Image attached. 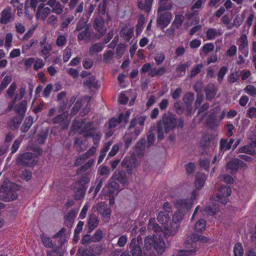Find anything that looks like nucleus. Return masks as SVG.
I'll list each match as a JSON object with an SVG mask.
<instances>
[{"instance_id":"obj_1","label":"nucleus","mask_w":256,"mask_h":256,"mask_svg":"<svg viewBox=\"0 0 256 256\" xmlns=\"http://www.w3.org/2000/svg\"><path fill=\"white\" fill-rule=\"evenodd\" d=\"M206 178L207 176L205 174L198 172L196 174L194 180L196 190L192 191L190 198L177 200V228L178 223L183 218L186 212L191 208L194 200L198 194L196 190H201L203 188Z\"/></svg>"},{"instance_id":"obj_2","label":"nucleus","mask_w":256,"mask_h":256,"mask_svg":"<svg viewBox=\"0 0 256 256\" xmlns=\"http://www.w3.org/2000/svg\"><path fill=\"white\" fill-rule=\"evenodd\" d=\"M176 126V118L174 114L170 112L164 114L162 120L157 124L158 139L161 140L164 138V134L169 132Z\"/></svg>"},{"instance_id":"obj_3","label":"nucleus","mask_w":256,"mask_h":256,"mask_svg":"<svg viewBox=\"0 0 256 256\" xmlns=\"http://www.w3.org/2000/svg\"><path fill=\"white\" fill-rule=\"evenodd\" d=\"M19 190L18 186L14 183L6 180L0 187V200L4 202L15 200L18 198L16 191Z\"/></svg>"},{"instance_id":"obj_4","label":"nucleus","mask_w":256,"mask_h":256,"mask_svg":"<svg viewBox=\"0 0 256 256\" xmlns=\"http://www.w3.org/2000/svg\"><path fill=\"white\" fill-rule=\"evenodd\" d=\"M144 246L146 250H152L154 248L160 254L164 252L166 247L161 234L158 237L156 234L146 236L144 238Z\"/></svg>"},{"instance_id":"obj_5","label":"nucleus","mask_w":256,"mask_h":256,"mask_svg":"<svg viewBox=\"0 0 256 256\" xmlns=\"http://www.w3.org/2000/svg\"><path fill=\"white\" fill-rule=\"evenodd\" d=\"M92 122L86 121L85 118L74 120L73 123V128L74 130L82 134L85 138L92 135V133L96 131L94 126Z\"/></svg>"},{"instance_id":"obj_6","label":"nucleus","mask_w":256,"mask_h":256,"mask_svg":"<svg viewBox=\"0 0 256 256\" xmlns=\"http://www.w3.org/2000/svg\"><path fill=\"white\" fill-rule=\"evenodd\" d=\"M90 182V178L87 176H82L81 178L70 186L71 189L74 192V198L76 200H80L84 196L87 188L86 184Z\"/></svg>"},{"instance_id":"obj_7","label":"nucleus","mask_w":256,"mask_h":256,"mask_svg":"<svg viewBox=\"0 0 256 256\" xmlns=\"http://www.w3.org/2000/svg\"><path fill=\"white\" fill-rule=\"evenodd\" d=\"M38 161L37 156L32 152H25L19 155L16 164L20 166L32 167L35 166Z\"/></svg>"},{"instance_id":"obj_8","label":"nucleus","mask_w":256,"mask_h":256,"mask_svg":"<svg viewBox=\"0 0 256 256\" xmlns=\"http://www.w3.org/2000/svg\"><path fill=\"white\" fill-rule=\"evenodd\" d=\"M232 190L228 186H221L218 190L217 196L218 201L226 204L228 202V198L231 194Z\"/></svg>"},{"instance_id":"obj_9","label":"nucleus","mask_w":256,"mask_h":256,"mask_svg":"<svg viewBox=\"0 0 256 256\" xmlns=\"http://www.w3.org/2000/svg\"><path fill=\"white\" fill-rule=\"evenodd\" d=\"M172 14L168 12L158 14L156 23L162 29L165 28L170 24L172 19Z\"/></svg>"},{"instance_id":"obj_10","label":"nucleus","mask_w":256,"mask_h":256,"mask_svg":"<svg viewBox=\"0 0 256 256\" xmlns=\"http://www.w3.org/2000/svg\"><path fill=\"white\" fill-rule=\"evenodd\" d=\"M142 130V128H140L139 126L136 125V120L134 118L130 122V124L128 126L126 134L132 136L134 138H137L138 136L140 134Z\"/></svg>"},{"instance_id":"obj_11","label":"nucleus","mask_w":256,"mask_h":256,"mask_svg":"<svg viewBox=\"0 0 256 256\" xmlns=\"http://www.w3.org/2000/svg\"><path fill=\"white\" fill-rule=\"evenodd\" d=\"M237 44L238 46L239 51L244 56H248V50L247 36L244 34H242L238 38Z\"/></svg>"},{"instance_id":"obj_12","label":"nucleus","mask_w":256,"mask_h":256,"mask_svg":"<svg viewBox=\"0 0 256 256\" xmlns=\"http://www.w3.org/2000/svg\"><path fill=\"white\" fill-rule=\"evenodd\" d=\"M52 122L54 124H60L62 129L67 128L70 124V120L68 119V114L64 112L53 118Z\"/></svg>"},{"instance_id":"obj_13","label":"nucleus","mask_w":256,"mask_h":256,"mask_svg":"<svg viewBox=\"0 0 256 256\" xmlns=\"http://www.w3.org/2000/svg\"><path fill=\"white\" fill-rule=\"evenodd\" d=\"M130 116V112L126 111L124 114H120L118 118H112L109 122L108 128H115L118 124L124 121L127 122Z\"/></svg>"},{"instance_id":"obj_14","label":"nucleus","mask_w":256,"mask_h":256,"mask_svg":"<svg viewBox=\"0 0 256 256\" xmlns=\"http://www.w3.org/2000/svg\"><path fill=\"white\" fill-rule=\"evenodd\" d=\"M47 5L52 8V12L58 15L60 14L64 11V6L57 0H48Z\"/></svg>"},{"instance_id":"obj_15","label":"nucleus","mask_w":256,"mask_h":256,"mask_svg":"<svg viewBox=\"0 0 256 256\" xmlns=\"http://www.w3.org/2000/svg\"><path fill=\"white\" fill-rule=\"evenodd\" d=\"M92 33L90 28L78 32L77 36L78 41L89 42L92 38Z\"/></svg>"},{"instance_id":"obj_16","label":"nucleus","mask_w":256,"mask_h":256,"mask_svg":"<svg viewBox=\"0 0 256 256\" xmlns=\"http://www.w3.org/2000/svg\"><path fill=\"white\" fill-rule=\"evenodd\" d=\"M78 212V208H74L70 210L68 214L64 216V224L67 227L69 228H72Z\"/></svg>"},{"instance_id":"obj_17","label":"nucleus","mask_w":256,"mask_h":256,"mask_svg":"<svg viewBox=\"0 0 256 256\" xmlns=\"http://www.w3.org/2000/svg\"><path fill=\"white\" fill-rule=\"evenodd\" d=\"M94 28L100 33V36H104L106 31V28L104 26V20L102 17L96 18L94 21Z\"/></svg>"},{"instance_id":"obj_18","label":"nucleus","mask_w":256,"mask_h":256,"mask_svg":"<svg viewBox=\"0 0 256 256\" xmlns=\"http://www.w3.org/2000/svg\"><path fill=\"white\" fill-rule=\"evenodd\" d=\"M133 28L128 27L126 26L122 27L120 34L126 42H129L133 36Z\"/></svg>"},{"instance_id":"obj_19","label":"nucleus","mask_w":256,"mask_h":256,"mask_svg":"<svg viewBox=\"0 0 256 256\" xmlns=\"http://www.w3.org/2000/svg\"><path fill=\"white\" fill-rule=\"evenodd\" d=\"M97 211L102 216L106 218H108L111 214L110 208H108L104 203H100L97 206Z\"/></svg>"},{"instance_id":"obj_20","label":"nucleus","mask_w":256,"mask_h":256,"mask_svg":"<svg viewBox=\"0 0 256 256\" xmlns=\"http://www.w3.org/2000/svg\"><path fill=\"white\" fill-rule=\"evenodd\" d=\"M194 93L189 92L186 94L183 98L186 109L188 112H192V105L194 100Z\"/></svg>"},{"instance_id":"obj_21","label":"nucleus","mask_w":256,"mask_h":256,"mask_svg":"<svg viewBox=\"0 0 256 256\" xmlns=\"http://www.w3.org/2000/svg\"><path fill=\"white\" fill-rule=\"evenodd\" d=\"M112 178L122 184L128 182L126 174L122 170L116 171L112 175Z\"/></svg>"},{"instance_id":"obj_22","label":"nucleus","mask_w":256,"mask_h":256,"mask_svg":"<svg viewBox=\"0 0 256 256\" xmlns=\"http://www.w3.org/2000/svg\"><path fill=\"white\" fill-rule=\"evenodd\" d=\"M240 168L238 158H234L228 162L226 165V168L230 170L231 174H235Z\"/></svg>"},{"instance_id":"obj_23","label":"nucleus","mask_w":256,"mask_h":256,"mask_svg":"<svg viewBox=\"0 0 256 256\" xmlns=\"http://www.w3.org/2000/svg\"><path fill=\"white\" fill-rule=\"evenodd\" d=\"M50 12L51 10L48 7H46L42 8V4H41V5L38 6L36 16L38 18L44 20L48 16L50 13Z\"/></svg>"},{"instance_id":"obj_24","label":"nucleus","mask_w":256,"mask_h":256,"mask_svg":"<svg viewBox=\"0 0 256 256\" xmlns=\"http://www.w3.org/2000/svg\"><path fill=\"white\" fill-rule=\"evenodd\" d=\"M88 144L87 140L82 141L79 138H76L74 142V147L78 152L86 150Z\"/></svg>"},{"instance_id":"obj_25","label":"nucleus","mask_w":256,"mask_h":256,"mask_svg":"<svg viewBox=\"0 0 256 256\" xmlns=\"http://www.w3.org/2000/svg\"><path fill=\"white\" fill-rule=\"evenodd\" d=\"M99 220L97 216L94 214H91L88 216V232H92L93 230L98 226Z\"/></svg>"},{"instance_id":"obj_26","label":"nucleus","mask_w":256,"mask_h":256,"mask_svg":"<svg viewBox=\"0 0 256 256\" xmlns=\"http://www.w3.org/2000/svg\"><path fill=\"white\" fill-rule=\"evenodd\" d=\"M206 125L211 128L218 126V124L216 119V113L214 112H212L206 118Z\"/></svg>"},{"instance_id":"obj_27","label":"nucleus","mask_w":256,"mask_h":256,"mask_svg":"<svg viewBox=\"0 0 256 256\" xmlns=\"http://www.w3.org/2000/svg\"><path fill=\"white\" fill-rule=\"evenodd\" d=\"M217 88L214 84H208L205 88L206 98L211 100L215 96L217 92Z\"/></svg>"},{"instance_id":"obj_28","label":"nucleus","mask_w":256,"mask_h":256,"mask_svg":"<svg viewBox=\"0 0 256 256\" xmlns=\"http://www.w3.org/2000/svg\"><path fill=\"white\" fill-rule=\"evenodd\" d=\"M26 100H23L15 106L14 110L16 114L20 115H22L24 116L26 110Z\"/></svg>"},{"instance_id":"obj_29","label":"nucleus","mask_w":256,"mask_h":256,"mask_svg":"<svg viewBox=\"0 0 256 256\" xmlns=\"http://www.w3.org/2000/svg\"><path fill=\"white\" fill-rule=\"evenodd\" d=\"M11 10L10 8L4 9L1 12L0 22L1 24H6L11 18Z\"/></svg>"},{"instance_id":"obj_30","label":"nucleus","mask_w":256,"mask_h":256,"mask_svg":"<svg viewBox=\"0 0 256 256\" xmlns=\"http://www.w3.org/2000/svg\"><path fill=\"white\" fill-rule=\"evenodd\" d=\"M152 1L153 0H145L143 2L142 0H138V5L140 10L148 12L150 10Z\"/></svg>"},{"instance_id":"obj_31","label":"nucleus","mask_w":256,"mask_h":256,"mask_svg":"<svg viewBox=\"0 0 256 256\" xmlns=\"http://www.w3.org/2000/svg\"><path fill=\"white\" fill-rule=\"evenodd\" d=\"M33 124V118L31 116L26 117L21 126L20 130L23 133L26 132Z\"/></svg>"},{"instance_id":"obj_32","label":"nucleus","mask_w":256,"mask_h":256,"mask_svg":"<svg viewBox=\"0 0 256 256\" xmlns=\"http://www.w3.org/2000/svg\"><path fill=\"white\" fill-rule=\"evenodd\" d=\"M192 10V12H187L185 14V17L188 20H192L196 24H198L200 22L198 12V10Z\"/></svg>"},{"instance_id":"obj_33","label":"nucleus","mask_w":256,"mask_h":256,"mask_svg":"<svg viewBox=\"0 0 256 256\" xmlns=\"http://www.w3.org/2000/svg\"><path fill=\"white\" fill-rule=\"evenodd\" d=\"M103 48L104 46L101 43L94 44L89 48V54L92 56L96 52H100Z\"/></svg>"},{"instance_id":"obj_34","label":"nucleus","mask_w":256,"mask_h":256,"mask_svg":"<svg viewBox=\"0 0 256 256\" xmlns=\"http://www.w3.org/2000/svg\"><path fill=\"white\" fill-rule=\"evenodd\" d=\"M200 238V235H198L196 234H192L187 238L185 241L184 244L187 247L188 245L190 244V243L192 246L193 244H194L196 242L199 241Z\"/></svg>"},{"instance_id":"obj_35","label":"nucleus","mask_w":256,"mask_h":256,"mask_svg":"<svg viewBox=\"0 0 256 256\" xmlns=\"http://www.w3.org/2000/svg\"><path fill=\"white\" fill-rule=\"evenodd\" d=\"M90 28V24H88V20L86 21L80 20L76 24L74 32H80Z\"/></svg>"},{"instance_id":"obj_36","label":"nucleus","mask_w":256,"mask_h":256,"mask_svg":"<svg viewBox=\"0 0 256 256\" xmlns=\"http://www.w3.org/2000/svg\"><path fill=\"white\" fill-rule=\"evenodd\" d=\"M40 238L42 242L46 248H53L54 247V244L52 242L50 238L42 234L40 235Z\"/></svg>"},{"instance_id":"obj_37","label":"nucleus","mask_w":256,"mask_h":256,"mask_svg":"<svg viewBox=\"0 0 256 256\" xmlns=\"http://www.w3.org/2000/svg\"><path fill=\"white\" fill-rule=\"evenodd\" d=\"M66 229L62 228L58 232L54 234L52 236L53 238H60V243L62 245L64 244L66 240Z\"/></svg>"},{"instance_id":"obj_38","label":"nucleus","mask_w":256,"mask_h":256,"mask_svg":"<svg viewBox=\"0 0 256 256\" xmlns=\"http://www.w3.org/2000/svg\"><path fill=\"white\" fill-rule=\"evenodd\" d=\"M24 118V116L22 115L18 114L14 116L11 120L12 126L14 129L18 128L21 124Z\"/></svg>"},{"instance_id":"obj_39","label":"nucleus","mask_w":256,"mask_h":256,"mask_svg":"<svg viewBox=\"0 0 256 256\" xmlns=\"http://www.w3.org/2000/svg\"><path fill=\"white\" fill-rule=\"evenodd\" d=\"M94 162V159H90L88 160V162L84 164L83 166H82L80 168H79L77 170V174H81L83 172H85L86 170H88L93 165Z\"/></svg>"},{"instance_id":"obj_40","label":"nucleus","mask_w":256,"mask_h":256,"mask_svg":"<svg viewBox=\"0 0 256 256\" xmlns=\"http://www.w3.org/2000/svg\"><path fill=\"white\" fill-rule=\"evenodd\" d=\"M84 84L89 88H96L98 87V81L96 80L95 76H91L84 81Z\"/></svg>"},{"instance_id":"obj_41","label":"nucleus","mask_w":256,"mask_h":256,"mask_svg":"<svg viewBox=\"0 0 256 256\" xmlns=\"http://www.w3.org/2000/svg\"><path fill=\"white\" fill-rule=\"evenodd\" d=\"M219 210V207L216 204L211 203L208 204L206 208V211L210 215H214Z\"/></svg>"},{"instance_id":"obj_42","label":"nucleus","mask_w":256,"mask_h":256,"mask_svg":"<svg viewBox=\"0 0 256 256\" xmlns=\"http://www.w3.org/2000/svg\"><path fill=\"white\" fill-rule=\"evenodd\" d=\"M48 134V130L46 129L42 130L38 134L36 142L38 144H44Z\"/></svg>"},{"instance_id":"obj_43","label":"nucleus","mask_w":256,"mask_h":256,"mask_svg":"<svg viewBox=\"0 0 256 256\" xmlns=\"http://www.w3.org/2000/svg\"><path fill=\"white\" fill-rule=\"evenodd\" d=\"M234 256H243L244 248L241 243L238 242L234 244Z\"/></svg>"},{"instance_id":"obj_44","label":"nucleus","mask_w":256,"mask_h":256,"mask_svg":"<svg viewBox=\"0 0 256 256\" xmlns=\"http://www.w3.org/2000/svg\"><path fill=\"white\" fill-rule=\"evenodd\" d=\"M193 248L190 250H180L177 252V256H190L194 254L197 251L196 248L194 246Z\"/></svg>"},{"instance_id":"obj_45","label":"nucleus","mask_w":256,"mask_h":256,"mask_svg":"<svg viewBox=\"0 0 256 256\" xmlns=\"http://www.w3.org/2000/svg\"><path fill=\"white\" fill-rule=\"evenodd\" d=\"M176 29V17L172 22L171 26L166 32V36L170 38H173Z\"/></svg>"},{"instance_id":"obj_46","label":"nucleus","mask_w":256,"mask_h":256,"mask_svg":"<svg viewBox=\"0 0 256 256\" xmlns=\"http://www.w3.org/2000/svg\"><path fill=\"white\" fill-rule=\"evenodd\" d=\"M206 221L204 219L198 220L194 226V230L196 232H202L205 230Z\"/></svg>"},{"instance_id":"obj_47","label":"nucleus","mask_w":256,"mask_h":256,"mask_svg":"<svg viewBox=\"0 0 256 256\" xmlns=\"http://www.w3.org/2000/svg\"><path fill=\"white\" fill-rule=\"evenodd\" d=\"M230 149V146L228 144L226 138H221L220 141V150L221 152L228 150Z\"/></svg>"},{"instance_id":"obj_48","label":"nucleus","mask_w":256,"mask_h":256,"mask_svg":"<svg viewBox=\"0 0 256 256\" xmlns=\"http://www.w3.org/2000/svg\"><path fill=\"white\" fill-rule=\"evenodd\" d=\"M210 140V136L208 134H204L200 140V147L204 148L208 146Z\"/></svg>"},{"instance_id":"obj_49","label":"nucleus","mask_w":256,"mask_h":256,"mask_svg":"<svg viewBox=\"0 0 256 256\" xmlns=\"http://www.w3.org/2000/svg\"><path fill=\"white\" fill-rule=\"evenodd\" d=\"M157 219L160 224H164L168 221L170 216L166 212H160L158 214Z\"/></svg>"},{"instance_id":"obj_50","label":"nucleus","mask_w":256,"mask_h":256,"mask_svg":"<svg viewBox=\"0 0 256 256\" xmlns=\"http://www.w3.org/2000/svg\"><path fill=\"white\" fill-rule=\"evenodd\" d=\"M166 72L165 68L161 67L159 68H152L149 73V75L152 77H154L156 76H162Z\"/></svg>"},{"instance_id":"obj_51","label":"nucleus","mask_w":256,"mask_h":256,"mask_svg":"<svg viewBox=\"0 0 256 256\" xmlns=\"http://www.w3.org/2000/svg\"><path fill=\"white\" fill-rule=\"evenodd\" d=\"M228 71V68L227 66H222L220 68L218 73V81L219 82H221L223 80L224 78Z\"/></svg>"},{"instance_id":"obj_52","label":"nucleus","mask_w":256,"mask_h":256,"mask_svg":"<svg viewBox=\"0 0 256 256\" xmlns=\"http://www.w3.org/2000/svg\"><path fill=\"white\" fill-rule=\"evenodd\" d=\"M217 34V30L215 28H210L206 32V38L208 40H214Z\"/></svg>"},{"instance_id":"obj_53","label":"nucleus","mask_w":256,"mask_h":256,"mask_svg":"<svg viewBox=\"0 0 256 256\" xmlns=\"http://www.w3.org/2000/svg\"><path fill=\"white\" fill-rule=\"evenodd\" d=\"M239 152L242 153H245L251 156H254L256 154V151L251 146H244L239 149Z\"/></svg>"},{"instance_id":"obj_54","label":"nucleus","mask_w":256,"mask_h":256,"mask_svg":"<svg viewBox=\"0 0 256 256\" xmlns=\"http://www.w3.org/2000/svg\"><path fill=\"white\" fill-rule=\"evenodd\" d=\"M12 80V78L10 76H6L0 82V92L6 88L8 84L11 82Z\"/></svg>"},{"instance_id":"obj_55","label":"nucleus","mask_w":256,"mask_h":256,"mask_svg":"<svg viewBox=\"0 0 256 256\" xmlns=\"http://www.w3.org/2000/svg\"><path fill=\"white\" fill-rule=\"evenodd\" d=\"M172 7V5L166 1L165 2H160V6L158 10V13H161L162 12L166 10H170Z\"/></svg>"},{"instance_id":"obj_56","label":"nucleus","mask_w":256,"mask_h":256,"mask_svg":"<svg viewBox=\"0 0 256 256\" xmlns=\"http://www.w3.org/2000/svg\"><path fill=\"white\" fill-rule=\"evenodd\" d=\"M58 18L57 16L52 14L47 19L46 22L48 24L52 26L54 28H56L58 24Z\"/></svg>"},{"instance_id":"obj_57","label":"nucleus","mask_w":256,"mask_h":256,"mask_svg":"<svg viewBox=\"0 0 256 256\" xmlns=\"http://www.w3.org/2000/svg\"><path fill=\"white\" fill-rule=\"evenodd\" d=\"M136 138H134L132 136H130L126 134H125L124 136L123 140L124 142V147L126 149L131 144L132 142Z\"/></svg>"},{"instance_id":"obj_58","label":"nucleus","mask_w":256,"mask_h":256,"mask_svg":"<svg viewBox=\"0 0 256 256\" xmlns=\"http://www.w3.org/2000/svg\"><path fill=\"white\" fill-rule=\"evenodd\" d=\"M145 20L144 17L143 16H140L138 20L136 26V32L138 34L142 30V26L144 24Z\"/></svg>"},{"instance_id":"obj_59","label":"nucleus","mask_w":256,"mask_h":256,"mask_svg":"<svg viewBox=\"0 0 256 256\" xmlns=\"http://www.w3.org/2000/svg\"><path fill=\"white\" fill-rule=\"evenodd\" d=\"M145 148L144 140H139L136 145V151L138 154H142Z\"/></svg>"},{"instance_id":"obj_60","label":"nucleus","mask_w":256,"mask_h":256,"mask_svg":"<svg viewBox=\"0 0 256 256\" xmlns=\"http://www.w3.org/2000/svg\"><path fill=\"white\" fill-rule=\"evenodd\" d=\"M92 237V241L94 242H100L102 238V232L100 229H98L95 232L94 236Z\"/></svg>"},{"instance_id":"obj_61","label":"nucleus","mask_w":256,"mask_h":256,"mask_svg":"<svg viewBox=\"0 0 256 256\" xmlns=\"http://www.w3.org/2000/svg\"><path fill=\"white\" fill-rule=\"evenodd\" d=\"M244 90L248 94L252 96H256V88L254 86L248 85L245 87Z\"/></svg>"},{"instance_id":"obj_62","label":"nucleus","mask_w":256,"mask_h":256,"mask_svg":"<svg viewBox=\"0 0 256 256\" xmlns=\"http://www.w3.org/2000/svg\"><path fill=\"white\" fill-rule=\"evenodd\" d=\"M202 67L203 66L201 64L196 65V66L191 70L190 77L194 78L200 72Z\"/></svg>"},{"instance_id":"obj_63","label":"nucleus","mask_w":256,"mask_h":256,"mask_svg":"<svg viewBox=\"0 0 256 256\" xmlns=\"http://www.w3.org/2000/svg\"><path fill=\"white\" fill-rule=\"evenodd\" d=\"M66 37L61 34L58 36L56 40V44L58 46H64L66 45Z\"/></svg>"},{"instance_id":"obj_64","label":"nucleus","mask_w":256,"mask_h":256,"mask_svg":"<svg viewBox=\"0 0 256 256\" xmlns=\"http://www.w3.org/2000/svg\"><path fill=\"white\" fill-rule=\"evenodd\" d=\"M210 160L205 158L204 159H200L199 160V164L201 168H204L206 170H208L210 168Z\"/></svg>"}]
</instances>
